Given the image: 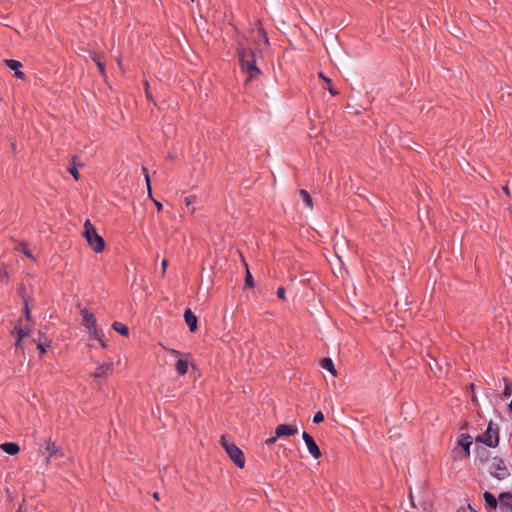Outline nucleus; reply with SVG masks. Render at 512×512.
Instances as JSON below:
<instances>
[{"label":"nucleus","mask_w":512,"mask_h":512,"mask_svg":"<svg viewBox=\"0 0 512 512\" xmlns=\"http://www.w3.org/2000/svg\"><path fill=\"white\" fill-rule=\"evenodd\" d=\"M236 54L241 72L248 75L246 83L257 79L261 70L256 65V51L246 45L244 37L237 40Z\"/></svg>","instance_id":"nucleus-1"},{"label":"nucleus","mask_w":512,"mask_h":512,"mask_svg":"<svg viewBox=\"0 0 512 512\" xmlns=\"http://www.w3.org/2000/svg\"><path fill=\"white\" fill-rule=\"evenodd\" d=\"M483 499L487 508L496 510L499 507L500 512H512V492H502L496 498L494 494L486 491Z\"/></svg>","instance_id":"nucleus-2"},{"label":"nucleus","mask_w":512,"mask_h":512,"mask_svg":"<svg viewBox=\"0 0 512 512\" xmlns=\"http://www.w3.org/2000/svg\"><path fill=\"white\" fill-rule=\"evenodd\" d=\"M220 444L237 467L243 468L245 466L244 453L234 442L229 440L227 435L221 436Z\"/></svg>","instance_id":"nucleus-3"},{"label":"nucleus","mask_w":512,"mask_h":512,"mask_svg":"<svg viewBox=\"0 0 512 512\" xmlns=\"http://www.w3.org/2000/svg\"><path fill=\"white\" fill-rule=\"evenodd\" d=\"M476 442L482 443L489 448H496L499 445V427L490 421L484 433L475 438Z\"/></svg>","instance_id":"nucleus-4"},{"label":"nucleus","mask_w":512,"mask_h":512,"mask_svg":"<svg viewBox=\"0 0 512 512\" xmlns=\"http://www.w3.org/2000/svg\"><path fill=\"white\" fill-rule=\"evenodd\" d=\"M488 471L493 478L499 481H503L511 475L504 459L499 456L492 458Z\"/></svg>","instance_id":"nucleus-5"},{"label":"nucleus","mask_w":512,"mask_h":512,"mask_svg":"<svg viewBox=\"0 0 512 512\" xmlns=\"http://www.w3.org/2000/svg\"><path fill=\"white\" fill-rule=\"evenodd\" d=\"M39 445H40V452L42 453V455H44L46 457L47 463L53 457L58 458V457L63 456V452H62L61 448L58 447L55 444V442L51 440V438L46 440L43 444H39Z\"/></svg>","instance_id":"nucleus-6"},{"label":"nucleus","mask_w":512,"mask_h":512,"mask_svg":"<svg viewBox=\"0 0 512 512\" xmlns=\"http://www.w3.org/2000/svg\"><path fill=\"white\" fill-rule=\"evenodd\" d=\"M302 438L307 446V449L311 456L315 459H319L322 455L320 448L315 442L314 438L307 432H303Z\"/></svg>","instance_id":"nucleus-7"},{"label":"nucleus","mask_w":512,"mask_h":512,"mask_svg":"<svg viewBox=\"0 0 512 512\" xmlns=\"http://www.w3.org/2000/svg\"><path fill=\"white\" fill-rule=\"evenodd\" d=\"M298 429L294 425L280 424L275 429L276 437H288L297 434Z\"/></svg>","instance_id":"nucleus-8"},{"label":"nucleus","mask_w":512,"mask_h":512,"mask_svg":"<svg viewBox=\"0 0 512 512\" xmlns=\"http://www.w3.org/2000/svg\"><path fill=\"white\" fill-rule=\"evenodd\" d=\"M113 373V364L112 363H103L100 364L95 372L93 373V377L106 379L108 376Z\"/></svg>","instance_id":"nucleus-9"},{"label":"nucleus","mask_w":512,"mask_h":512,"mask_svg":"<svg viewBox=\"0 0 512 512\" xmlns=\"http://www.w3.org/2000/svg\"><path fill=\"white\" fill-rule=\"evenodd\" d=\"M81 316L83 317V325L87 327L89 330L96 327V317L95 315L90 312L87 308H83L80 311Z\"/></svg>","instance_id":"nucleus-10"},{"label":"nucleus","mask_w":512,"mask_h":512,"mask_svg":"<svg viewBox=\"0 0 512 512\" xmlns=\"http://www.w3.org/2000/svg\"><path fill=\"white\" fill-rule=\"evenodd\" d=\"M472 442V437L469 434H461L459 436L457 443L463 449L464 457H468L470 455V447Z\"/></svg>","instance_id":"nucleus-11"},{"label":"nucleus","mask_w":512,"mask_h":512,"mask_svg":"<svg viewBox=\"0 0 512 512\" xmlns=\"http://www.w3.org/2000/svg\"><path fill=\"white\" fill-rule=\"evenodd\" d=\"M87 244L95 253H101L105 249V241L99 234L93 236Z\"/></svg>","instance_id":"nucleus-12"},{"label":"nucleus","mask_w":512,"mask_h":512,"mask_svg":"<svg viewBox=\"0 0 512 512\" xmlns=\"http://www.w3.org/2000/svg\"><path fill=\"white\" fill-rule=\"evenodd\" d=\"M184 320L191 332H195L198 329V318L190 309L185 310Z\"/></svg>","instance_id":"nucleus-13"},{"label":"nucleus","mask_w":512,"mask_h":512,"mask_svg":"<svg viewBox=\"0 0 512 512\" xmlns=\"http://www.w3.org/2000/svg\"><path fill=\"white\" fill-rule=\"evenodd\" d=\"M14 330L17 332L18 334V338L15 342V348L16 349H23L22 347V344H23V339L27 336H29L30 334V330L29 329H26V328H22V327H18V326H15L14 327Z\"/></svg>","instance_id":"nucleus-14"},{"label":"nucleus","mask_w":512,"mask_h":512,"mask_svg":"<svg viewBox=\"0 0 512 512\" xmlns=\"http://www.w3.org/2000/svg\"><path fill=\"white\" fill-rule=\"evenodd\" d=\"M91 59L97 65L100 74L103 77H106V71H105L106 64H105V62L103 60V56L101 54H99V53L92 52L91 53Z\"/></svg>","instance_id":"nucleus-15"},{"label":"nucleus","mask_w":512,"mask_h":512,"mask_svg":"<svg viewBox=\"0 0 512 512\" xmlns=\"http://www.w3.org/2000/svg\"><path fill=\"white\" fill-rule=\"evenodd\" d=\"M0 448L8 455L14 456L19 453L20 447L14 442H5L0 445Z\"/></svg>","instance_id":"nucleus-16"},{"label":"nucleus","mask_w":512,"mask_h":512,"mask_svg":"<svg viewBox=\"0 0 512 512\" xmlns=\"http://www.w3.org/2000/svg\"><path fill=\"white\" fill-rule=\"evenodd\" d=\"M96 228L91 224L90 220H86L84 223V237L87 242L91 241V238L97 235Z\"/></svg>","instance_id":"nucleus-17"},{"label":"nucleus","mask_w":512,"mask_h":512,"mask_svg":"<svg viewBox=\"0 0 512 512\" xmlns=\"http://www.w3.org/2000/svg\"><path fill=\"white\" fill-rule=\"evenodd\" d=\"M33 342L37 343V349H39L40 357L46 353L47 348H49L51 344V340L48 338H45V341H42L41 339H34Z\"/></svg>","instance_id":"nucleus-18"},{"label":"nucleus","mask_w":512,"mask_h":512,"mask_svg":"<svg viewBox=\"0 0 512 512\" xmlns=\"http://www.w3.org/2000/svg\"><path fill=\"white\" fill-rule=\"evenodd\" d=\"M321 367L327 371H329L333 376H336L337 372L334 367L333 361L331 358L325 357L321 360Z\"/></svg>","instance_id":"nucleus-19"},{"label":"nucleus","mask_w":512,"mask_h":512,"mask_svg":"<svg viewBox=\"0 0 512 512\" xmlns=\"http://www.w3.org/2000/svg\"><path fill=\"white\" fill-rule=\"evenodd\" d=\"M319 77H320V78H322V79L324 80V82L326 83V85H327V86H323V88H324L325 90H327V91L331 94V96H336V95H338V94H339V91L332 87V85H331V79H330V78H328V77H326V76L323 74V72H320V73H319Z\"/></svg>","instance_id":"nucleus-20"},{"label":"nucleus","mask_w":512,"mask_h":512,"mask_svg":"<svg viewBox=\"0 0 512 512\" xmlns=\"http://www.w3.org/2000/svg\"><path fill=\"white\" fill-rule=\"evenodd\" d=\"M112 328L116 332L120 333L122 336H125V337L129 336V328H128V326L123 324V323H121V322L115 321L112 324Z\"/></svg>","instance_id":"nucleus-21"},{"label":"nucleus","mask_w":512,"mask_h":512,"mask_svg":"<svg viewBox=\"0 0 512 512\" xmlns=\"http://www.w3.org/2000/svg\"><path fill=\"white\" fill-rule=\"evenodd\" d=\"M175 369L179 375H185L188 371V361L184 359L177 360Z\"/></svg>","instance_id":"nucleus-22"},{"label":"nucleus","mask_w":512,"mask_h":512,"mask_svg":"<svg viewBox=\"0 0 512 512\" xmlns=\"http://www.w3.org/2000/svg\"><path fill=\"white\" fill-rule=\"evenodd\" d=\"M299 195L303 202L305 203V206L311 209L313 207V200L311 195L305 189H301L299 191Z\"/></svg>","instance_id":"nucleus-23"},{"label":"nucleus","mask_w":512,"mask_h":512,"mask_svg":"<svg viewBox=\"0 0 512 512\" xmlns=\"http://www.w3.org/2000/svg\"><path fill=\"white\" fill-rule=\"evenodd\" d=\"M476 454H477V457L479 458L480 460V463H485L487 460H488V451L483 448V447H480V446H477L476 447Z\"/></svg>","instance_id":"nucleus-24"},{"label":"nucleus","mask_w":512,"mask_h":512,"mask_svg":"<svg viewBox=\"0 0 512 512\" xmlns=\"http://www.w3.org/2000/svg\"><path fill=\"white\" fill-rule=\"evenodd\" d=\"M4 63L9 69L14 71H17L22 67V63L15 59H6L4 60Z\"/></svg>","instance_id":"nucleus-25"},{"label":"nucleus","mask_w":512,"mask_h":512,"mask_svg":"<svg viewBox=\"0 0 512 512\" xmlns=\"http://www.w3.org/2000/svg\"><path fill=\"white\" fill-rule=\"evenodd\" d=\"M246 266V276L244 280V288H252L254 287V279L252 274L249 271L248 265L245 263Z\"/></svg>","instance_id":"nucleus-26"},{"label":"nucleus","mask_w":512,"mask_h":512,"mask_svg":"<svg viewBox=\"0 0 512 512\" xmlns=\"http://www.w3.org/2000/svg\"><path fill=\"white\" fill-rule=\"evenodd\" d=\"M90 335L92 338L102 341V338H104V333L101 329H98L97 326L89 330Z\"/></svg>","instance_id":"nucleus-27"},{"label":"nucleus","mask_w":512,"mask_h":512,"mask_svg":"<svg viewBox=\"0 0 512 512\" xmlns=\"http://www.w3.org/2000/svg\"><path fill=\"white\" fill-rule=\"evenodd\" d=\"M23 301H24V307H23V312H24V315H25V318L27 320H30L31 319V312H30V309H29V306H28V297H23Z\"/></svg>","instance_id":"nucleus-28"},{"label":"nucleus","mask_w":512,"mask_h":512,"mask_svg":"<svg viewBox=\"0 0 512 512\" xmlns=\"http://www.w3.org/2000/svg\"><path fill=\"white\" fill-rule=\"evenodd\" d=\"M505 381V388L503 391V395L505 397H509L512 394V383L508 382L507 379H504Z\"/></svg>","instance_id":"nucleus-29"},{"label":"nucleus","mask_w":512,"mask_h":512,"mask_svg":"<svg viewBox=\"0 0 512 512\" xmlns=\"http://www.w3.org/2000/svg\"><path fill=\"white\" fill-rule=\"evenodd\" d=\"M144 84V90H145V95H146V98L148 100H153V96H152V93L150 91V85H149V82L147 80H144L143 82Z\"/></svg>","instance_id":"nucleus-30"},{"label":"nucleus","mask_w":512,"mask_h":512,"mask_svg":"<svg viewBox=\"0 0 512 512\" xmlns=\"http://www.w3.org/2000/svg\"><path fill=\"white\" fill-rule=\"evenodd\" d=\"M324 421V414L321 411H318L314 414L313 423L319 424Z\"/></svg>","instance_id":"nucleus-31"},{"label":"nucleus","mask_w":512,"mask_h":512,"mask_svg":"<svg viewBox=\"0 0 512 512\" xmlns=\"http://www.w3.org/2000/svg\"><path fill=\"white\" fill-rule=\"evenodd\" d=\"M141 171H142V174L144 175L146 185L149 186V184L151 183V180H150L149 171H148L147 167L142 166Z\"/></svg>","instance_id":"nucleus-32"},{"label":"nucleus","mask_w":512,"mask_h":512,"mask_svg":"<svg viewBox=\"0 0 512 512\" xmlns=\"http://www.w3.org/2000/svg\"><path fill=\"white\" fill-rule=\"evenodd\" d=\"M285 288L283 286H280L278 289H277V297L281 300H285Z\"/></svg>","instance_id":"nucleus-33"},{"label":"nucleus","mask_w":512,"mask_h":512,"mask_svg":"<svg viewBox=\"0 0 512 512\" xmlns=\"http://www.w3.org/2000/svg\"><path fill=\"white\" fill-rule=\"evenodd\" d=\"M68 171L71 173V175L78 180L80 178V174L75 166H72L68 169Z\"/></svg>","instance_id":"nucleus-34"},{"label":"nucleus","mask_w":512,"mask_h":512,"mask_svg":"<svg viewBox=\"0 0 512 512\" xmlns=\"http://www.w3.org/2000/svg\"><path fill=\"white\" fill-rule=\"evenodd\" d=\"M258 32H259V35H260L261 37H263L264 42H265L266 44H269V39H268V36H267L266 31H265L263 28H259Z\"/></svg>","instance_id":"nucleus-35"},{"label":"nucleus","mask_w":512,"mask_h":512,"mask_svg":"<svg viewBox=\"0 0 512 512\" xmlns=\"http://www.w3.org/2000/svg\"><path fill=\"white\" fill-rule=\"evenodd\" d=\"M8 279H9L8 272L0 267V280L1 281H4V280L7 281Z\"/></svg>","instance_id":"nucleus-36"},{"label":"nucleus","mask_w":512,"mask_h":512,"mask_svg":"<svg viewBox=\"0 0 512 512\" xmlns=\"http://www.w3.org/2000/svg\"><path fill=\"white\" fill-rule=\"evenodd\" d=\"M22 251H23V253H24L27 257H29V258H33L32 253H31L30 249L27 247V245H26V244H23V250H22Z\"/></svg>","instance_id":"nucleus-37"},{"label":"nucleus","mask_w":512,"mask_h":512,"mask_svg":"<svg viewBox=\"0 0 512 512\" xmlns=\"http://www.w3.org/2000/svg\"><path fill=\"white\" fill-rule=\"evenodd\" d=\"M277 438H278V437H276V435H275V436H273V437H271V438H268V439L265 441V444H266V445H268V446H270V445H272V444H274V443L276 442Z\"/></svg>","instance_id":"nucleus-38"},{"label":"nucleus","mask_w":512,"mask_h":512,"mask_svg":"<svg viewBox=\"0 0 512 512\" xmlns=\"http://www.w3.org/2000/svg\"><path fill=\"white\" fill-rule=\"evenodd\" d=\"M15 77L18 78V79H25V74L24 72L20 71L19 69L17 71H15Z\"/></svg>","instance_id":"nucleus-39"},{"label":"nucleus","mask_w":512,"mask_h":512,"mask_svg":"<svg viewBox=\"0 0 512 512\" xmlns=\"http://www.w3.org/2000/svg\"><path fill=\"white\" fill-rule=\"evenodd\" d=\"M153 202H154V204H155V206H156L157 211H158V212H160V211L163 209V205H162V203H161V202H159V201H158V200H156V199H153Z\"/></svg>","instance_id":"nucleus-40"},{"label":"nucleus","mask_w":512,"mask_h":512,"mask_svg":"<svg viewBox=\"0 0 512 512\" xmlns=\"http://www.w3.org/2000/svg\"><path fill=\"white\" fill-rule=\"evenodd\" d=\"M195 199H196V196H188L185 198V202L187 205H190L195 201Z\"/></svg>","instance_id":"nucleus-41"},{"label":"nucleus","mask_w":512,"mask_h":512,"mask_svg":"<svg viewBox=\"0 0 512 512\" xmlns=\"http://www.w3.org/2000/svg\"><path fill=\"white\" fill-rule=\"evenodd\" d=\"M167 265H168V261L166 259H163L162 262H161V267H162V272L163 273H165Z\"/></svg>","instance_id":"nucleus-42"},{"label":"nucleus","mask_w":512,"mask_h":512,"mask_svg":"<svg viewBox=\"0 0 512 512\" xmlns=\"http://www.w3.org/2000/svg\"><path fill=\"white\" fill-rule=\"evenodd\" d=\"M147 190H148V197L153 201V195H152V189H151V183L149 184V186H147Z\"/></svg>","instance_id":"nucleus-43"},{"label":"nucleus","mask_w":512,"mask_h":512,"mask_svg":"<svg viewBox=\"0 0 512 512\" xmlns=\"http://www.w3.org/2000/svg\"><path fill=\"white\" fill-rule=\"evenodd\" d=\"M502 189L507 196H510V189L507 185L503 186Z\"/></svg>","instance_id":"nucleus-44"},{"label":"nucleus","mask_w":512,"mask_h":512,"mask_svg":"<svg viewBox=\"0 0 512 512\" xmlns=\"http://www.w3.org/2000/svg\"><path fill=\"white\" fill-rule=\"evenodd\" d=\"M45 338H47L46 335L44 333H42L41 331H39L37 339H41L42 341H45Z\"/></svg>","instance_id":"nucleus-45"},{"label":"nucleus","mask_w":512,"mask_h":512,"mask_svg":"<svg viewBox=\"0 0 512 512\" xmlns=\"http://www.w3.org/2000/svg\"><path fill=\"white\" fill-rule=\"evenodd\" d=\"M99 342H100V345H101L102 348H106L107 347V343L104 340V338H102V341H99Z\"/></svg>","instance_id":"nucleus-46"},{"label":"nucleus","mask_w":512,"mask_h":512,"mask_svg":"<svg viewBox=\"0 0 512 512\" xmlns=\"http://www.w3.org/2000/svg\"><path fill=\"white\" fill-rule=\"evenodd\" d=\"M153 498H154L155 500L159 501V499H160V495H159V493H158V492L153 493Z\"/></svg>","instance_id":"nucleus-47"},{"label":"nucleus","mask_w":512,"mask_h":512,"mask_svg":"<svg viewBox=\"0 0 512 512\" xmlns=\"http://www.w3.org/2000/svg\"><path fill=\"white\" fill-rule=\"evenodd\" d=\"M170 352L173 354V355H180V352L178 350H175V349H171Z\"/></svg>","instance_id":"nucleus-48"},{"label":"nucleus","mask_w":512,"mask_h":512,"mask_svg":"<svg viewBox=\"0 0 512 512\" xmlns=\"http://www.w3.org/2000/svg\"><path fill=\"white\" fill-rule=\"evenodd\" d=\"M471 400H472L473 402H476V396H475V394H473V395H472Z\"/></svg>","instance_id":"nucleus-49"},{"label":"nucleus","mask_w":512,"mask_h":512,"mask_svg":"<svg viewBox=\"0 0 512 512\" xmlns=\"http://www.w3.org/2000/svg\"><path fill=\"white\" fill-rule=\"evenodd\" d=\"M11 147H12V150H13V151H15V150H16V145H15L14 143H12Z\"/></svg>","instance_id":"nucleus-50"},{"label":"nucleus","mask_w":512,"mask_h":512,"mask_svg":"<svg viewBox=\"0 0 512 512\" xmlns=\"http://www.w3.org/2000/svg\"><path fill=\"white\" fill-rule=\"evenodd\" d=\"M467 425V422H464V424L462 425V429L465 428Z\"/></svg>","instance_id":"nucleus-51"},{"label":"nucleus","mask_w":512,"mask_h":512,"mask_svg":"<svg viewBox=\"0 0 512 512\" xmlns=\"http://www.w3.org/2000/svg\"><path fill=\"white\" fill-rule=\"evenodd\" d=\"M462 509H459L457 512H461Z\"/></svg>","instance_id":"nucleus-52"}]
</instances>
